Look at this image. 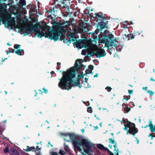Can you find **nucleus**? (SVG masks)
I'll use <instances>...</instances> for the list:
<instances>
[{"label": "nucleus", "instance_id": "nucleus-1", "mask_svg": "<svg viewBox=\"0 0 155 155\" xmlns=\"http://www.w3.org/2000/svg\"><path fill=\"white\" fill-rule=\"evenodd\" d=\"M82 61V59H78L74 67L67 70L66 72H62L63 76L61 79H59L58 80H60V81L58 84V87L62 89L68 90L71 89L72 83L77 86L80 85L79 79H77V82H76L73 80V79L75 77L77 71L80 70L82 71L83 70L82 68H84L86 67V66L81 64Z\"/></svg>", "mask_w": 155, "mask_h": 155}, {"label": "nucleus", "instance_id": "nucleus-2", "mask_svg": "<svg viewBox=\"0 0 155 155\" xmlns=\"http://www.w3.org/2000/svg\"><path fill=\"white\" fill-rule=\"evenodd\" d=\"M70 140L72 141L74 148L77 149L79 152L82 151V149L81 146H82L84 151L86 153H89L91 151V148L94 144L85 139L80 140L76 138V135L73 133H70L69 136Z\"/></svg>", "mask_w": 155, "mask_h": 155}, {"label": "nucleus", "instance_id": "nucleus-3", "mask_svg": "<svg viewBox=\"0 0 155 155\" xmlns=\"http://www.w3.org/2000/svg\"><path fill=\"white\" fill-rule=\"evenodd\" d=\"M68 21H65L63 23H60L57 21L53 22V24L58 27L56 29H53L51 30L52 37V38L54 41H57L59 39V37L62 35V33L64 32V27L68 28Z\"/></svg>", "mask_w": 155, "mask_h": 155}, {"label": "nucleus", "instance_id": "nucleus-4", "mask_svg": "<svg viewBox=\"0 0 155 155\" xmlns=\"http://www.w3.org/2000/svg\"><path fill=\"white\" fill-rule=\"evenodd\" d=\"M25 28L26 30L28 31L26 32V34L28 35L30 34L32 31L33 30L35 32V34L37 35L38 38H41L42 37H45L51 40H53L51 38L52 37L51 30H48L47 32L45 33L42 31L39 30L38 26L36 25H32L31 26H26Z\"/></svg>", "mask_w": 155, "mask_h": 155}, {"label": "nucleus", "instance_id": "nucleus-5", "mask_svg": "<svg viewBox=\"0 0 155 155\" xmlns=\"http://www.w3.org/2000/svg\"><path fill=\"white\" fill-rule=\"evenodd\" d=\"M114 35L112 34H109L106 35L104 37V41L105 43V46L107 48V50L109 51H112L111 49L113 48V46L114 47V49L116 48L117 45L114 43L115 42L117 41L114 39Z\"/></svg>", "mask_w": 155, "mask_h": 155}, {"label": "nucleus", "instance_id": "nucleus-6", "mask_svg": "<svg viewBox=\"0 0 155 155\" xmlns=\"http://www.w3.org/2000/svg\"><path fill=\"white\" fill-rule=\"evenodd\" d=\"M100 13V14L99 13L95 14V16L97 19L101 21L98 22V25L99 26L101 29H103L105 28H107L108 21H106L105 22H104V20H106V18L105 17L103 16L102 13Z\"/></svg>", "mask_w": 155, "mask_h": 155}, {"label": "nucleus", "instance_id": "nucleus-7", "mask_svg": "<svg viewBox=\"0 0 155 155\" xmlns=\"http://www.w3.org/2000/svg\"><path fill=\"white\" fill-rule=\"evenodd\" d=\"M138 132L137 129L136 127L135 124L134 123H131V125L130 126L129 129L127 130V134L129 133L134 136L135 134Z\"/></svg>", "mask_w": 155, "mask_h": 155}, {"label": "nucleus", "instance_id": "nucleus-8", "mask_svg": "<svg viewBox=\"0 0 155 155\" xmlns=\"http://www.w3.org/2000/svg\"><path fill=\"white\" fill-rule=\"evenodd\" d=\"M106 54L105 50L101 48H98L96 50L95 55L97 58H100L104 57Z\"/></svg>", "mask_w": 155, "mask_h": 155}, {"label": "nucleus", "instance_id": "nucleus-9", "mask_svg": "<svg viewBox=\"0 0 155 155\" xmlns=\"http://www.w3.org/2000/svg\"><path fill=\"white\" fill-rule=\"evenodd\" d=\"M74 43L75 46L77 48H83L84 47H85V48H86V47H87L88 46L86 44V43H84L83 46H81V43L79 41H76L74 42Z\"/></svg>", "mask_w": 155, "mask_h": 155}, {"label": "nucleus", "instance_id": "nucleus-10", "mask_svg": "<svg viewBox=\"0 0 155 155\" xmlns=\"http://www.w3.org/2000/svg\"><path fill=\"white\" fill-rule=\"evenodd\" d=\"M79 29L81 32L84 33L85 32L88 31V29L84 25H83L81 26H80Z\"/></svg>", "mask_w": 155, "mask_h": 155}, {"label": "nucleus", "instance_id": "nucleus-11", "mask_svg": "<svg viewBox=\"0 0 155 155\" xmlns=\"http://www.w3.org/2000/svg\"><path fill=\"white\" fill-rule=\"evenodd\" d=\"M10 153L12 155H19V153L18 151L15 148H12L10 150Z\"/></svg>", "mask_w": 155, "mask_h": 155}, {"label": "nucleus", "instance_id": "nucleus-12", "mask_svg": "<svg viewBox=\"0 0 155 155\" xmlns=\"http://www.w3.org/2000/svg\"><path fill=\"white\" fill-rule=\"evenodd\" d=\"M97 147L98 149L104 151H106L107 149V147H105L103 145L101 144H97Z\"/></svg>", "mask_w": 155, "mask_h": 155}, {"label": "nucleus", "instance_id": "nucleus-13", "mask_svg": "<svg viewBox=\"0 0 155 155\" xmlns=\"http://www.w3.org/2000/svg\"><path fill=\"white\" fill-rule=\"evenodd\" d=\"M148 126L150 127V130L151 132H155V124L154 126L152 124V121H150V124Z\"/></svg>", "mask_w": 155, "mask_h": 155}, {"label": "nucleus", "instance_id": "nucleus-14", "mask_svg": "<svg viewBox=\"0 0 155 155\" xmlns=\"http://www.w3.org/2000/svg\"><path fill=\"white\" fill-rule=\"evenodd\" d=\"M63 4L64 5V8H66L68 6H69L70 2V0H61Z\"/></svg>", "mask_w": 155, "mask_h": 155}, {"label": "nucleus", "instance_id": "nucleus-15", "mask_svg": "<svg viewBox=\"0 0 155 155\" xmlns=\"http://www.w3.org/2000/svg\"><path fill=\"white\" fill-rule=\"evenodd\" d=\"M125 36L126 37L128 38V40H129L130 39H132L134 38L135 36L136 35L134 34L130 33L127 35L125 34Z\"/></svg>", "mask_w": 155, "mask_h": 155}, {"label": "nucleus", "instance_id": "nucleus-16", "mask_svg": "<svg viewBox=\"0 0 155 155\" xmlns=\"http://www.w3.org/2000/svg\"><path fill=\"white\" fill-rule=\"evenodd\" d=\"M16 54L18 55H21L24 54V50L22 49H18L15 51Z\"/></svg>", "mask_w": 155, "mask_h": 155}, {"label": "nucleus", "instance_id": "nucleus-17", "mask_svg": "<svg viewBox=\"0 0 155 155\" xmlns=\"http://www.w3.org/2000/svg\"><path fill=\"white\" fill-rule=\"evenodd\" d=\"M57 7L55 6V7H54L52 8H51V9H49V11H48L47 12L48 13H53L55 14V12H57Z\"/></svg>", "mask_w": 155, "mask_h": 155}, {"label": "nucleus", "instance_id": "nucleus-18", "mask_svg": "<svg viewBox=\"0 0 155 155\" xmlns=\"http://www.w3.org/2000/svg\"><path fill=\"white\" fill-rule=\"evenodd\" d=\"M127 124L124 125L125 127L124 128V129L125 130H127H127H129L128 129V128H130V126L131 125V122L127 120Z\"/></svg>", "mask_w": 155, "mask_h": 155}, {"label": "nucleus", "instance_id": "nucleus-19", "mask_svg": "<svg viewBox=\"0 0 155 155\" xmlns=\"http://www.w3.org/2000/svg\"><path fill=\"white\" fill-rule=\"evenodd\" d=\"M27 149L25 150V151L27 152H29L30 151H35V148L34 146L29 147L28 146H27Z\"/></svg>", "mask_w": 155, "mask_h": 155}, {"label": "nucleus", "instance_id": "nucleus-20", "mask_svg": "<svg viewBox=\"0 0 155 155\" xmlns=\"http://www.w3.org/2000/svg\"><path fill=\"white\" fill-rule=\"evenodd\" d=\"M19 4L20 6H23L26 4V2L25 0H20Z\"/></svg>", "mask_w": 155, "mask_h": 155}, {"label": "nucleus", "instance_id": "nucleus-21", "mask_svg": "<svg viewBox=\"0 0 155 155\" xmlns=\"http://www.w3.org/2000/svg\"><path fill=\"white\" fill-rule=\"evenodd\" d=\"M117 145H114L113 146V147H114V151H116V152H114V153L116 154V155H118V154L119 150L118 148H117Z\"/></svg>", "mask_w": 155, "mask_h": 155}, {"label": "nucleus", "instance_id": "nucleus-22", "mask_svg": "<svg viewBox=\"0 0 155 155\" xmlns=\"http://www.w3.org/2000/svg\"><path fill=\"white\" fill-rule=\"evenodd\" d=\"M64 150L67 152H70V149L69 148L68 145H66L64 147Z\"/></svg>", "mask_w": 155, "mask_h": 155}, {"label": "nucleus", "instance_id": "nucleus-23", "mask_svg": "<svg viewBox=\"0 0 155 155\" xmlns=\"http://www.w3.org/2000/svg\"><path fill=\"white\" fill-rule=\"evenodd\" d=\"M109 143H111L112 144H114V145H117L116 142L114 139H112V138L109 139Z\"/></svg>", "mask_w": 155, "mask_h": 155}, {"label": "nucleus", "instance_id": "nucleus-24", "mask_svg": "<svg viewBox=\"0 0 155 155\" xmlns=\"http://www.w3.org/2000/svg\"><path fill=\"white\" fill-rule=\"evenodd\" d=\"M40 28L41 29V30L43 31L45 29H48V26L47 25H44L42 27L40 26Z\"/></svg>", "mask_w": 155, "mask_h": 155}, {"label": "nucleus", "instance_id": "nucleus-25", "mask_svg": "<svg viewBox=\"0 0 155 155\" xmlns=\"http://www.w3.org/2000/svg\"><path fill=\"white\" fill-rule=\"evenodd\" d=\"M126 106L124 108V110L126 112V113H128L130 110V108H129L128 107L126 106V105H125Z\"/></svg>", "mask_w": 155, "mask_h": 155}, {"label": "nucleus", "instance_id": "nucleus-26", "mask_svg": "<svg viewBox=\"0 0 155 155\" xmlns=\"http://www.w3.org/2000/svg\"><path fill=\"white\" fill-rule=\"evenodd\" d=\"M4 153L5 154L9 153V150L8 147H6L5 148L4 150Z\"/></svg>", "mask_w": 155, "mask_h": 155}, {"label": "nucleus", "instance_id": "nucleus-27", "mask_svg": "<svg viewBox=\"0 0 155 155\" xmlns=\"http://www.w3.org/2000/svg\"><path fill=\"white\" fill-rule=\"evenodd\" d=\"M87 112L88 113H91L92 112L91 107H89L87 108Z\"/></svg>", "mask_w": 155, "mask_h": 155}, {"label": "nucleus", "instance_id": "nucleus-28", "mask_svg": "<svg viewBox=\"0 0 155 155\" xmlns=\"http://www.w3.org/2000/svg\"><path fill=\"white\" fill-rule=\"evenodd\" d=\"M94 38L93 41L95 42V44L97 43V41H99L98 38L96 36V37L94 36Z\"/></svg>", "mask_w": 155, "mask_h": 155}, {"label": "nucleus", "instance_id": "nucleus-29", "mask_svg": "<svg viewBox=\"0 0 155 155\" xmlns=\"http://www.w3.org/2000/svg\"><path fill=\"white\" fill-rule=\"evenodd\" d=\"M112 89V88L109 86H107L105 88V89L107 90L108 92H110Z\"/></svg>", "mask_w": 155, "mask_h": 155}, {"label": "nucleus", "instance_id": "nucleus-30", "mask_svg": "<svg viewBox=\"0 0 155 155\" xmlns=\"http://www.w3.org/2000/svg\"><path fill=\"white\" fill-rule=\"evenodd\" d=\"M21 45L18 44H15L14 45V48L16 49H18L20 48Z\"/></svg>", "mask_w": 155, "mask_h": 155}, {"label": "nucleus", "instance_id": "nucleus-31", "mask_svg": "<svg viewBox=\"0 0 155 155\" xmlns=\"http://www.w3.org/2000/svg\"><path fill=\"white\" fill-rule=\"evenodd\" d=\"M147 92L149 93L150 96L153 95L154 94V93L151 90H148Z\"/></svg>", "mask_w": 155, "mask_h": 155}, {"label": "nucleus", "instance_id": "nucleus-32", "mask_svg": "<svg viewBox=\"0 0 155 155\" xmlns=\"http://www.w3.org/2000/svg\"><path fill=\"white\" fill-rule=\"evenodd\" d=\"M84 74H82L81 75H80V74H78V79H79L80 78H84Z\"/></svg>", "mask_w": 155, "mask_h": 155}, {"label": "nucleus", "instance_id": "nucleus-33", "mask_svg": "<svg viewBox=\"0 0 155 155\" xmlns=\"http://www.w3.org/2000/svg\"><path fill=\"white\" fill-rule=\"evenodd\" d=\"M88 68L92 71L94 69V66L92 65H89L88 66Z\"/></svg>", "mask_w": 155, "mask_h": 155}, {"label": "nucleus", "instance_id": "nucleus-34", "mask_svg": "<svg viewBox=\"0 0 155 155\" xmlns=\"http://www.w3.org/2000/svg\"><path fill=\"white\" fill-rule=\"evenodd\" d=\"M85 73L86 74H90L92 73V71H90L88 69H86L85 70Z\"/></svg>", "mask_w": 155, "mask_h": 155}, {"label": "nucleus", "instance_id": "nucleus-35", "mask_svg": "<svg viewBox=\"0 0 155 155\" xmlns=\"http://www.w3.org/2000/svg\"><path fill=\"white\" fill-rule=\"evenodd\" d=\"M106 151H107L108 153L110 155H114V154L113 153H112L111 151H110L107 148V149L106 150Z\"/></svg>", "mask_w": 155, "mask_h": 155}, {"label": "nucleus", "instance_id": "nucleus-36", "mask_svg": "<svg viewBox=\"0 0 155 155\" xmlns=\"http://www.w3.org/2000/svg\"><path fill=\"white\" fill-rule=\"evenodd\" d=\"M89 11H87V14L88 17H91V18H94V17L91 14L89 13Z\"/></svg>", "mask_w": 155, "mask_h": 155}, {"label": "nucleus", "instance_id": "nucleus-37", "mask_svg": "<svg viewBox=\"0 0 155 155\" xmlns=\"http://www.w3.org/2000/svg\"><path fill=\"white\" fill-rule=\"evenodd\" d=\"M64 151L63 150H60L59 152V153L61 155H64Z\"/></svg>", "mask_w": 155, "mask_h": 155}, {"label": "nucleus", "instance_id": "nucleus-38", "mask_svg": "<svg viewBox=\"0 0 155 155\" xmlns=\"http://www.w3.org/2000/svg\"><path fill=\"white\" fill-rule=\"evenodd\" d=\"M51 155H58V153L57 152H51Z\"/></svg>", "mask_w": 155, "mask_h": 155}, {"label": "nucleus", "instance_id": "nucleus-39", "mask_svg": "<svg viewBox=\"0 0 155 155\" xmlns=\"http://www.w3.org/2000/svg\"><path fill=\"white\" fill-rule=\"evenodd\" d=\"M70 133H63L62 134V135L65 137L69 136V135Z\"/></svg>", "mask_w": 155, "mask_h": 155}, {"label": "nucleus", "instance_id": "nucleus-40", "mask_svg": "<svg viewBox=\"0 0 155 155\" xmlns=\"http://www.w3.org/2000/svg\"><path fill=\"white\" fill-rule=\"evenodd\" d=\"M133 90H128V93H129V95H130L131 94H132V93H133Z\"/></svg>", "mask_w": 155, "mask_h": 155}, {"label": "nucleus", "instance_id": "nucleus-41", "mask_svg": "<svg viewBox=\"0 0 155 155\" xmlns=\"http://www.w3.org/2000/svg\"><path fill=\"white\" fill-rule=\"evenodd\" d=\"M129 97H128V96H125V97H124V98L123 99V100H124V99H125L126 101H127V100H128L130 98V95H129Z\"/></svg>", "mask_w": 155, "mask_h": 155}, {"label": "nucleus", "instance_id": "nucleus-42", "mask_svg": "<svg viewBox=\"0 0 155 155\" xmlns=\"http://www.w3.org/2000/svg\"><path fill=\"white\" fill-rule=\"evenodd\" d=\"M43 90L44 92L45 93H48V90L46 89H45V88H43Z\"/></svg>", "mask_w": 155, "mask_h": 155}, {"label": "nucleus", "instance_id": "nucleus-43", "mask_svg": "<svg viewBox=\"0 0 155 155\" xmlns=\"http://www.w3.org/2000/svg\"><path fill=\"white\" fill-rule=\"evenodd\" d=\"M86 52L84 50H82L81 52V54L82 55H85V54Z\"/></svg>", "mask_w": 155, "mask_h": 155}, {"label": "nucleus", "instance_id": "nucleus-44", "mask_svg": "<svg viewBox=\"0 0 155 155\" xmlns=\"http://www.w3.org/2000/svg\"><path fill=\"white\" fill-rule=\"evenodd\" d=\"M39 150H40V148L38 146H37L36 148H35V151H38Z\"/></svg>", "mask_w": 155, "mask_h": 155}, {"label": "nucleus", "instance_id": "nucleus-45", "mask_svg": "<svg viewBox=\"0 0 155 155\" xmlns=\"http://www.w3.org/2000/svg\"><path fill=\"white\" fill-rule=\"evenodd\" d=\"M71 40H67V41L66 42V43L67 44H69L71 43Z\"/></svg>", "mask_w": 155, "mask_h": 155}, {"label": "nucleus", "instance_id": "nucleus-46", "mask_svg": "<svg viewBox=\"0 0 155 155\" xmlns=\"http://www.w3.org/2000/svg\"><path fill=\"white\" fill-rule=\"evenodd\" d=\"M66 12L67 13V14L68 15H70V13H71V12H70L69 11V8L67 9V11H66Z\"/></svg>", "mask_w": 155, "mask_h": 155}, {"label": "nucleus", "instance_id": "nucleus-47", "mask_svg": "<svg viewBox=\"0 0 155 155\" xmlns=\"http://www.w3.org/2000/svg\"><path fill=\"white\" fill-rule=\"evenodd\" d=\"M123 124L124 125H125V124L126 123H127V120H124L123 119Z\"/></svg>", "mask_w": 155, "mask_h": 155}, {"label": "nucleus", "instance_id": "nucleus-48", "mask_svg": "<svg viewBox=\"0 0 155 155\" xmlns=\"http://www.w3.org/2000/svg\"><path fill=\"white\" fill-rule=\"evenodd\" d=\"M150 136H151L152 137V139L153 138V137H155V136H152V134H149V137H150Z\"/></svg>", "mask_w": 155, "mask_h": 155}, {"label": "nucleus", "instance_id": "nucleus-49", "mask_svg": "<svg viewBox=\"0 0 155 155\" xmlns=\"http://www.w3.org/2000/svg\"><path fill=\"white\" fill-rule=\"evenodd\" d=\"M61 64L60 62H57V66L58 67H60V65H61Z\"/></svg>", "mask_w": 155, "mask_h": 155}, {"label": "nucleus", "instance_id": "nucleus-50", "mask_svg": "<svg viewBox=\"0 0 155 155\" xmlns=\"http://www.w3.org/2000/svg\"><path fill=\"white\" fill-rule=\"evenodd\" d=\"M98 74L97 73H96L94 75V78H97L98 77Z\"/></svg>", "mask_w": 155, "mask_h": 155}, {"label": "nucleus", "instance_id": "nucleus-51", "mask_svg": "<svg viewBox=\"0 0 155 155\" xmlns=\"http://www.w3.org/2000/svg\"><path fill=\"white\" fill-rule=\"evenodd\" d=\"M70 38H74V35L72 34L71 35H70Z\"/></svg>", "mask_w": 155, "mask_h": 155}, {"label": "nucleus", "instance_id": "nucleus-52", "mask_svg": "<svg viewBox=\"0 0 155 155\" xmlns=\"http://www.w3.org/2000/svg\"><path fill=\"white\" fill-rule=\"evenodd\" d=\"M34 91L35 93V97H36L37 96V92L35 90Z\"/></svg>", "mask_w": 155, "mask_h": 155}, {"label": "nucleus", "instance_id": "nucleus-53", "mask_svg": "<svg viewBox=\"0 0 155 155\" xmlns=\"http://www.w3.org/2000/svg\"><path fill=\"white\" fill-rule=\"evenodd\" d=\"M150 80L151 81H155V80L154 79H153V78H151L150 79Z\"/></svg>", "mask_w": 155, "mask_h": 155}, {"label": "nucleus", "instance_id": "nucleus-54", "mask_svg": "<svg viewBox=\"0 0 155 155\" xmlns=\"http://www.w3.org/2000/svg\"><path fill=\"white\" fill-rule=\"evenodd\" d=\"M87 11H89L87 10H85L84 11V14H87Z\"/></svg>", "mask_w": 155, "mask_h": 155}, {"label": "nucleus", "instance_id": "nucleus-55", "mask_svg": "<svg viewBox=\"0 0 155 155\" xmlns=\"http://www.w3.org/2000/svg\"><path fill=\"white\" fill-rule=\"evenodd\" d=\"M48 144H50L52 147H53V145H51L50 143V142L49 141V142H48Z\"/></svg>", "mask_w": 155, "mask_h": 155}, {"label": "nucleus", "instance_id": "nucleus-56", "mask_svg": "<svg viewBox=\"0 0 155 155\" xmlns=\"http://www.w3.org/2000/svg\"><path fill=\"white\" fill-rule=\"evenodd\" d=\"M147 87H143V90H145L146 91V89H147Z\"/></svg>", "mask_w": 155, "mask_h": 155}, {"label": "nucleus", "instance_id": "nucleus-57", "mask_svg": "<svg viewBox=\"0 0 155 155\" xmlns=\"http://www.w3.org/2000/svg\"><path fill=\"white\" fill-rule=\"evenodd\" d=\"M81 131L83 133H84V129H82L81 130Z\"/></svg>", "mask_w": 155, "mask_h": 155}, {"label": "nucleus", "instance_id": "nucleus-58", "mask_svg": "<svg viewBox=\"0 0 155 155\" xmlns=\"http://www.w3.org/2000/svg\"><path fill=\"white\" fill-rule=\"evenodd\" d=\"M12 51H11V52H12L13 53H14V50H15L14 49H12Z\"/></svg>", "mask_w": 155, "mask_h": 155}, {"label": "nucleus", "instance_id": "nucleus-59", "mask_svg": "<svg viewBox=\"0 0 155 155\" xmlns=\"http://www.w3.org/2000/svg\"><path fill=\"white\" fill-rule=\"evenodd\" d=\"M7 58H6L5 59L3 60L2 58V62H4L5 60L7 59Z\"/></svg>", "mask_w": 155, "mask_h": 155}, {"label": "nucleus", "instance_id": "nucleus-60", "mask_svg": "<svg viewBox=\"0 0 155 155\" xmlns=\"http://www.w3.org/2000/svg\"><path fill=\"white\" fill-rule=\"evenodd\" d=\"M54 71H51V75H52V74H54Z\"/></svg>", "mask_w": 155, "mask_h": 155}, {"label": "nucleus", "instance_id": "nucleus-61", "mask_svg": "<svg viewBox=\"0 0 155 155\" xmlns=\"http://www.w3.org/2000/svg\"><path fill=\"white\" fill-rule=\"evenodd\" d=\"M10 52H11V51H10V50H9L8 51V52H7V54H8L9 53H10Z\"/></svg>", "mask_w": 155, "mask_h": 155}, {"label": "nucleus", "instance_id": "nucleus-62", "mask_svg": "<svg viewBox=\"0 0 155 155\" xmlns=\"http://www.w3.org/2000/svg\"><path fill=\"white\" fill-rule=\"evenodd\" d=\"M109 147L110 148V149H111L112 148V146L111 145H109Z\"/></svg>", "mask_w": 155, "mask_h": 155}, {"label": "nucleus", "instance_id": "nucleus-63", "mask_svg": "<svg viewBox=\"0 0 155 155\" xmlns=\"http://www.w3.org/2000/svg\"><path fill=\"white\" fill-rule=\"evenodd\" d=\"M3 18L2 17H0V22L2 20Z\"/></svg>", "mask_w": 155, "mask_h": 155}, {"label": "nucleus", "instance_id": "nucleus-64", "mask_svg": "<svg viewBox=\"0 0 155 155\" xmlns=\"http://www.w3.org/2000/svg\"><path fill=\"white\" fill-rule=\"evenodd\" d=\"M85 81L86 82L88 80V78H85Z\"/></svg>", "mask_w": 155, "mask_h": 155}]
</instances>
